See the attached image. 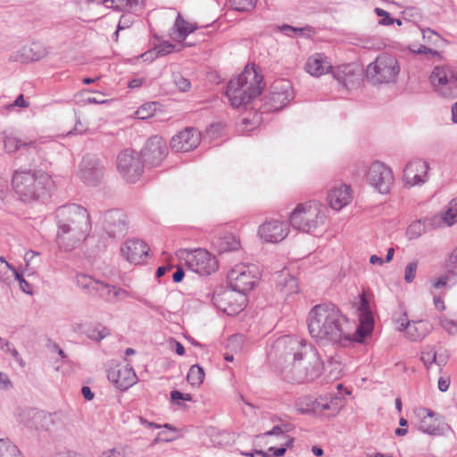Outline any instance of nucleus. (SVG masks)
Here are the masks:
<instances>
[{
	"instance_id": "0eeeda50",
	"label": "nucleus",
	"mask_w": 457,
	"mask_h": 457,
	"mask_svg": "<svg viewBox=\"0 0 457 457\" xmlns=\"http://www.w3.org/2000/svg\"><path fill=\"white\" fill-rule=\"evenodd\" d=\"M400 67L395 57L389 54H379L366 69V77L373 84L395 81Z\"/></svg>"
},
{
	"instance_id": "a18cd8bd",
	"label": "nucleus",
	"mask_w": 457,
	"mask_h": 457,
	"mask_svg": "<svg viewBox=\"0 0 457 457\" xmlns=\"http://www.w3.org/2000/svg\"><path fill=\"white\" fill-rule=\"evenodd\" d=\"M175 49V46L168 41H163L158 46H156L153 50L149 51L148 53H145L144 55L150 54L151 56L153 54L155 55V57L160 56H165L170 53H172Z\"/></svg>"
},
{
	"instance_id": "393cba45",
	"label": "nucleus",
	"mask_w": 457,
	"mask_h": 457,
	"mask_svg": "<svg viewBox=\"0 0 457 457\" xmlns=\"http://www.w3.org/2000/svg\"><path fill=\"white\" fill-rule=\"evenodd\" d=\"M47 54V49L44 44L33 42L13 52L10 55V60L20 62H37L46 56Z\"/></svg>"
},
{
	"instance_id": "a878e982",
	"label": "nucleus",
	"mask_w": 457,
	"mask_h": 457,
	"mask_svg": "<svg viewBox=\"0 0 457 457\" xmlns=\"http://www.w3.org/2000/svg\"><path fill=\"white\" fill-rule=\"evenodd\" d=\"M287 222L279 220L266 221L259 228V236L269 243H278L285 239L288 234Z\"/></svg>"
},
{
	"instance_id": "338daca9",
	"label": "nucleus",
	"mask_w": 457,
	"mask_h": 457,
	"mask_svg": "<svg viewBox=\"0 0 457 457\" xmlns=\"http://www.w3.org/2000/svg\"><path fill=\"white\" fill-rule=\"evenodd\" d=\"M81 394L84 396V398L88 400V401L92 400L94 398V396H95L94 393L92 392L90 387L87 386H82Z\"/></svg>"
},
{
	"instance_id": "f03ea898",
	"label": "nucleus",
	"mask_w": 457,
	"mask_h": 457,
	"mask_svg": "<svg viewBox=\"0 0 457 457\" xmlns=\"http://www.w3.org/2000/svg\"><path fill=\"white\" fill-rule=\"evenodd\" d=\"M307 321L310 334L320 341L345 345L355 337L347 329V318L331 303L315 305L310 311Z\"/></svg>"
},
{
	"instance_id": "aec40b11",
	"label": "nucleus",
	"mask_w": 457,
	"mask_h": 457,
	"mask_svg": "<svg viewBox=\"0 0 457 457\" xmlns=\"http://www.w3.org/2000/svg\"><path fill=\"white\" fill-rule=\"evenodd\" d=\"M104 166L102 162L92 155L83 157L80 163V178L89 186H96L103 179Z\"/></svg>"
},
{
	"instance_id": "9b49d317",
	"label": "nucleus",
	"mask_w": 457,
	"mask_h": 457,
	"mask_svg": "<svg viewBox=\"0 0 457 457\" xmlns=\"http://www.w3.org/2000/svg\"><path fill=\"white\" fill-rule=\"evenodd\" d=\"M228 286L245 295L258 281L256 269L248 265H237L228 274Z\"/></svg>"
},
{
	"instance_id": "4be33fe9",
	"label": "nucleus",
	"mask_w": 457,
	"mask_h": 457,
	"mask_svg": "<svg viewBox=\"0 0 457 457\" xmlns=\"http://www.w3.org/2000/svg\"><path fill=\"white\" fill-rule=\"evenodd\" d=\"M104 230L112 239L124 237L128 230L125 214L118 210L107 212L104 219Z\"/></svg>"
},
{
	"instance_id": "b1692460",
	"label": "nucleus",
	"mask_w": 457,
	"mask_h": 457,
	"mask_svg": "<svg viewBox=\"0 0 457 457\" xmlns=\"http://www.w3.org/2000/svg\"><path fill=\"white\" fill-rule=\"evenodd\" d=\"M109 381L119 390L125 391L137 382V375L129 365L112 368L108 370Z\"/></svg>"
},
{
	"instance_id": "dca6fc26",
	"label": "nucleus",
	"mask_w": 457,
	"mask_h": 457,
	"mask_svg": "<svg viewBox=\"0 0 457 457\" xmlns=\"http://www.w3.org/2000/svg\"><path fill=\"white\" fill-rule=\"evenodd\" d=\"M187 264L192 271L201 276L211 275L218 270L215 257L204 249H197L188 254Z\"/></svg>"
},
{
	"instance_id": "2eb2a0df",
	"label": "nucleus",
	"mask_w": 457,
	"mask_h": 457,
	"mask_svg": "<svg viewBox=\"0 0 457 457\" xmlns=\"http://www.w3.org/2000/svg\"><path fill=\"white\" fill-rule=\"evenodd\" d=\"M168 154L165 140L159 136L150 137L141 150L140 157L145 165L149 167L159 166Z\"/></svg>"
},
{
	"instance_id": "774afa93",
	"label": "nucleus",
	"mask_w": 457,
	"mask_h": 457,
	"mask_svg": "<svg viewBox=\"0 0 457 457\" xmlns=\"http://www.w3.org/2000/svg\"><path fill=\"white\" fill-rule=\"evenodd\" d=\"M246 456L250 457H271L272 453L270 452H263V451H255L254 453H245Z\"/></svg>"
},
{
	"instance_id": "6e6d98bb",
	"label": "nucleus",
	"mask_w": 457,
	"mask_h": 457,
	"mask_svg": "<svg viewBox=\"0 0 457 457\" xmlns=\"http://www.w3.org/2000/svg\"><path fill=\"white\" fill-rule=\"evenodd\" d=\"M170 399L171 402L180 405L179 400L183 401H192V395L190 394H183L179 390H172L170 392Z\"/></svg>"
},
{
	"instance_id": "1a4fd4ad",
	"label": "nucleus",
	"mask_w": 457,
	"mask_h": 457,
	"mask_svg": "<svg viewBox=\"0 0 457 457\" xmlns=\"http://www.w3.org/2000/svg\"><path fill=\"white\" fill-rule=\"evenodd\" d=\"M212 301L219 310L228 315H234L245 308L246 296L228 286L227 288L216 290Z\"/></svg>"
},
{
	"instance_id": "680f3d73",
	"label": "nucleus",
	"mask_w": 457,
	"mask_h": 457,
	"mask_svg": "<svg viewBox=\"0 0 457 457\" xmlns=\"http://www.w3.org/2000/svg\"><path fill=\"white\" fill-rule=\"evenodd\" d=\"M418 54H424L426 55H429L431 57H440V53L436 50H433L426 46H420L419 49L416 51Z\"/></svg>"
},
{
	"instance_id": "5701e85b",
	"label": "nucleus",
	"mask_w": 457,
	"mask_h": 457,
	"mask_svg": "<svg viewBox=\"0 0 457 457\" xmlns=\"http://www.w3.org/2000/svg\"><path fill=\"white\" fill-rule=\"evenodd\" d=\"M361 324L356 329L353 341L362 342L363 339L371 333L374 326L370 304L364 294L360 295Z\"/></svg>"
},
{
	"instance_id": "13d9d810",
	"label": "nucleus",
	"mask_w": 457,
	"mask_h": 457,
	"mask_svg": "<svg viewBox=\"0 0 457 457\" xmlns=\"http://www.w3.org/2000/svg\"><path fill=\"white\" fill-rule=\"evenodd\" d=\"M174 82H175L176 86L178 87V88L182 92H187L191 87L190 81L187 79H186L180 75H178L175 77Z\"/></svg>"
},
{
	"instance_id": "5fc2aeb1",
	"label": "nucleus",
	"mask_w": 457,
	"mask_h": 457,
	"mask_svg": "<svg viewBox=\"0 0 457 457\" xmlns=\"http://www.w3.org/2000/svg\"><path fill=\"white\" fill-rule=\"evenodd\" d=\"M440 325L450 335L457 334V320H453L446 317H442L440 318Z\"/></svg>"
},
{
	"instance_id": "49530a36",
	"label": "nucleus",
	"mask_w": 457,
	"mask_h": 457,
	"mask_svg": "<svg viewBox=\"0 0 457 457\" xmlns=\"http://www.w3.org/2000/svg\"><path fill=\"white\" fill-rule=\"evenodd\" d=\"M432 420H428L427 417H422L420 420L418 428L423 433L436 436L440 434V428L436 424L431 422Z\"/></svg>"
},
{
	"instance_id": "09e8293b",
	"label": "nucleus",
	"mask_w": 457,
	"mask_h": 457,
	"mask_svg": "<svg viewBox=\"0 0 457 457\" xmlns=\"http://www.w3.org/2000/svg\"><path fill=\"white\" fill-rule=\"evenodd\" d=\"M257 0H229L230 6L237 12H249L256 5Z\"/></svg>"
},
{
	"instance_id": "37998d69",
	"label": "nucleus",
	"mask_w": 457,
	"mask_h": 457,
	"mask_svg": "<svg viewBox=\"0 0 457 457\" xmlns=\"http://www.w3.org/2000/svg\"><path fill=\"white\" fill-rule=\"evenodd\" d=\"M110 334V330L103 326L102 324H97L95 327L88 328L86 331L87 337L94 341L99 342L104 337H106Z\"/></svg>"
},
{
	"instance_id": "39448f33",
	"label": "nucleus",
	"mask_w": 457,
	"mask_h": 457,
	"mask_svg": "<svg viewBox=\"0 0 457 457\" xmlns=\"http://www.w3.org/2000/svg\"><path fill=\"white\" fill-rule=\"evenodd\" d=\"M326 216L317 204H299L292 212L289 221L297 230L312 233L324 224Z\"/></svg>"
},
{
	"instance_id": "052dcab7",
	"label": "nucleus",
	"mask_w": 457,
	"mask_h": 457,
	"mask_svg": "<svg viewBox=\"0 0 457 457\" xmlns=\"http://www.w3.org/2000/svg\"><path fill=\"white\" fill-rule=\"evenodd\" d=\"M278 29L283 34H285L287 36H291V33H296V32L301 33L304 29L302 28H295V27H293V26H290L287 24H284V25L280 26Z\"/></svg>"
},
{
	"instance_id": "f3484780",
	"label": "nucleus",
	"mask_w": 457,
	"mask_h": 457,
	"mask_svg": "<svg viewBox=\"0 0 457 457\" xmlns=\"http://www.w3.org/2000/svg\"><path fill=\"white\" fill-rule=\"evenodd\" d=\"M201 142V133L193 127H187L174 135L170 145L174 152H189L195 149Z\"/></svg>"
},
{
	"instance_id": "f8f14e48",
	"label": "nucleus",
	"mask_w": 457,
	"mask_h": 457,
	"mask_svg": "<svg viewBox=\"0 0 457 457\" xmlns=\"http://www.w3.org/2000/svg\"><path fill=\"white\" fill-rule=\"evenodd\" d=\"M430 82L435 90L444 97H453L457 91V77L446 66H436L430 75Z\"/></svg>"
},
{
	"instance_id": "cd10ccee",
	"label": "nucleus",
	"mask_w": 457,
	"mask_h": 457,
	"mask_svg": "<svg viewBox=\"0 0 457 457\" xmlns=\"http://www.w3.org/2000/svg\"><path fill=\"white\" fill-rule=\"evenodd\" d=\"M86 237L87 235L85 234L75 233L72 229H66L58 226L56 244L61 250L69 252L75 248Z\"/></svg>"
},
{
	"instance_id": "8fccbe9b",
	"label": "nucleus",
	"mask_w": 457,
	"mask_h": 457,
	"mask_svg": "<svg viewBox=\"0 0 457 457\" xmlns=\"http://www.w3.org/2000/svg\"><path fill=\"white\" fill-rule=\"evenodd\" d=\"M375 12L378 16L382 17V19L379 21V24L381 25H392L395 21H396L398 25L402 24L400 20H395L394 18H391L389 13L381 8H375Z\"/></svg>"
},
{
	"instance_id": "0e129e2a",
	"label": "nucleus",
	"mask_w": 457,
	"mask_h": 457,
	"mask_svg": "<svg viewBox=\"0 0 457 457\" xmlns=\"http://www.w3.org/2000/svg\"><path fill=\"white\" fill-rule=\"evenodd\" d=\"M87 130V127L81 123V121L77 118L76 124L73 131H70L68 135L71 134H83Z\"/></svg>"
},
{
	"instance_id": "412c9836",
	"label": "nucleus",
	"mask_w": 457,
	"mask_h": 457,
	"mask_svg": "<svg viewBox=\"0 0 457 457\" xmlns=\"http://www.w3.org/2000/svg\"><path fill=\"white\" fill-rule=\"evenodd\" d=\"M330 72L337 82L338 87L346 90L354 87L359 83L361 76L357 66L353 63L342 64L335 68L332 67Z\"/></svg>"
},
{
	"instance_id": "de8ad7c7",
	"label": "nucleus",
	"mask_w": 457,
	"mask_h": 457,
	"mask_svg": "<svg viewBox=\"0 0 457 457\" xmlns=\"http://www.w3.org/2000/svg\"><path fill=\"white\" fill-rule=\"evenodd\" d=\"M436 353L434 346L427 345L423 348L420 359L427 369H429L433 363H436Z\"/></svg>"
},
{
	"instance_id": "e2e57ef3",
	"label": "nucleus",
	"mask_w": 457,
	"mask_h": 457,
	"mask_svg": "<svg viewBox=\"0 0 457 457\" xmlns=\"http://www.w3.org/2000/svg\"><path fill=\"white\" fill-rule=\"evenodd\" d=\"M450 378L448 377H440L438 379V389L441 392H446L450 386Z\"/></svg>"
},
{
	"instance_id": "a19ab883",
	"label": "nucleus",
	"mask_w": 457,
	"mask_h": 457,
	"mask_svg": "<svg viewBox=\"0 0 457 457\" xmlns=\"http://www.w3.org/2000/svg\"><path fill=\"white\" fill-rule=\"evenodd\" d=\"M13 271H16V269L11 265L4 257L0 256V282L10 285Z\"/></svg>"
},
{
	"instance_id": "473e14b6",
	"label": "nucleus",
	"mask_w": 457,
	"mask_h": 457,
	"mask_svg": "<svg viewBox=\"0 0 457 457\" xmlns=\"http://www.w3.org/2000/svg\"><path fill=\"white\" fill-rule=\"evenodd\" d=\"M434 223L439 224V227L443 225L452 226L457 223V198H453L449 202L445 210L439 215L433 217Z\"/></svg>"
},
{
	"instance_id": "9d476101",
	"label": "nucleus",
	"mask_w": 457,
	"mask_h": 457,
	"mask_svg": "<svg viewBox=\"0 0 457 457\" xmlns=\"http://www.w3.org/2000/svg\"><path fill=\"white\" fill-rule=\"evenodd\" d=\"M144 162L140 155L132 149H125L117 157V169L130 183H135L142 175Z\"/></svg>"
},
{
	"instance_id": "ddd939ff",
	"label": "nucleus",
	"mask_w": 457,
	"mask_h": 457,
	"mask_svg": "<svg viewBox=\"0 0 457 457\" xmlns=\"http://www.w3.org/2000/svg\"><path fill=\"white\" fill-rule=\"evenodd\" d=\"M290 430V424L277 425L272 429L260 435L259 437L268 438L267 443L278 445V447L270 446L268 452L272 453L275 457H281L288 448L293 446L295 439L287 434Z\"/></svg>"
},
{
	"instance_id": "7ed1b4c3",
	"label": "nucleus",
	"mask_w": 457,
	"mask_h": 457,
	"mask_svg": "<svg viewBox=\"0 0 457 457\" xmlns=\"http://www.w3.org/2000/svg\"><path fill=\"white\" fill-rule=\"evenodd\" d=\"M12 186L23 203L45 201L54 189L52 177L41 170H18L12 178Z\"/></svg>"
},
{
	"instance_id": "c756f323",
	"label": "nucleus",
	"mask_w": 457,
	"mask_h": 457,
	"mask_svg": "<svg viewBox=\"0 0 457 457\" xmlns=\"http://www.w3.org/2000/svg\"><path fill=\"white\" fill-rule=\"evenodd\" d=\"M351 198L350 187L345 184L333 187L328 195V201L330 207L337 211L347 205L350 203Z\"/></svg>"
},
{
	"instance_id": "a211bd4d",
	"label": "nucleus",
	"mask_w": 457,
	"mask_h": 457,
	"mask_svg": "<svg viewBox=\"0 0 457 457\" xmlns=\"http://www.w3.org/2000/svg\"><path fill=\"white\" fill-rule=\"evenodd\" d=\"M428 163L421 159L410 161L403 170V181L409 187L421 186L428 179Z\"/></svg>"
},
{
	"instance_id": "bb28decb",
	"label": "nucleus",
	"mask_w": 457,
	"mask_h": 457,
	"mask_svg": "<svg viewBox=\"0 0 457 457\" xmlns=\"http://www.w3.org/2000/svg\"><path fill=\"white\" fill-rule=\"evenodd\" d=\"M304 69L312 76L320 77L332 71V64L324 54L316 53L307 59Z\"/></svg>"
},
{
	"instance_id": "ea45409f",
	"label": "nucleus",
	"mask_w": 457,
	"mask_h": 457,
	"mask_svg": "<svg viewBox=\"0 0 457 457\" xmlns=\"http://www.w3.org/2000/svg\"><path fill=\"white\" fill-rule=\"evenodd\" d=\"M204 369L195 364L190 367L187 375V380L191 386H199L204 382Z\"/></svg>"
},
{
	"instance_id": "4d7b16f0",
	"label": "nucleus",
	"mask_w": 457,
	"mask_h": 457,
	"mask_svg": "<svg viewBox=\"0 0 457 457\" xmlns=\"http://www.w3.org/2000/svg\"><path fill=\"white\" fill-rule=\"evenodd\" d=\"M423 38L426 42L435 44L440 40V36L429 28L422 29Z\"/></svg>"
},
{
	"instance_id": "6e6552de",
	"label": "nucleus",
	"mask_w": 457,
	"mask_h": 457,
	"mask_svg": "<svg viewBox=\"0 0 457 457\" xmlns=\"http://www.w3.org/2000/svg\"><path fill=\"white\" fill-rule=\"evenodd\" d=\"M293 97L291 83L287 80H277L272 84L269 95L262 97V108L266 112H278L283 109Z\"/></svg>"
},
{
	"instance_id": "7c9ffc66",
	"label": "nucleus",
	"mask_w": 457,
	"mask_h": 457,
	"mask_svg": "<svg viewBox=\"0 0 457 457\" xmlns=\"http://www.w3.org/2000/svg\"><path fill=\"white\" fill-rule=\"evenodd\" d=\"M92 295L99 296L107 302H116L126 298L129 295V293L125 289L116 287L99 280Z\"/></svg>"
},
{
	"instance_id": "4468645a",
	"label": "nucleus",
	"mask_w": 457,
	"mask_h": 457,
	"mask_svg": "<svg viewBox=\"0 0 457 457\" xmlns=\"http://www.w3.org/2000/svg\"><path fill=\"white\" fill-rule=\"evenodd\" d=\"M369 184L378 193H389L394 183V175L389 167L380 162L370 164L367 172Z\"/></svg>"
},
{
	"instance_id": "e433bc0d",
	"label": "nucleus",
	"mask_w": 457,
	"mask_h": 457,
	"mask_svg": "<svg viewBox=\"0 0 457 457\" xmlns=\"http://www.w3.org/2000/svg\"><path fill=\"white\" fill-rule=\"evenodd\" d=\"M4 146L7 153L12 154L22 147H29L36 149V143L34 141H22L14 137L7 136L4 139Z\"/></svg>"
},
{
	"instance_id": "58836bf2",
	"label": "nucleus",
	"mask_w": 457,
	"mask_h": 457,
	"mask_svg": "<svg viewBox=\"0 0 457 457\" xmlns=\"http://www.w3.org/2000/svg\"><path fill=\"white\" fill-rule=\"evenodd\" d=\"M75 280L77 286L89 295H93L99 281L83 273L78 274Z\"/></svg>"
},
{
	"instance_id": "f704fd0d",
	"label": "nucleus",
	"mask_w": 457,
	"mask_h": 457,
	"mask_svg": "<svg viewBox=\"0 0 457 457\" xmlns=\"http://www.w3.org/2000/svg\"><path fill=\"white\" fill-rule=\"evenodd\" d=\"M212 244L219 253L236 251L240 247L239 240L231 233L214 238Z\"/></svg>"
},
{
	"instance_id": "864d4df0",
	"label": "nucleus",
	"mask_w": 457,
	"mask_h": 457,
	"mask_svg": "<svg viewBox=\"0 0 457 457\" xmlns=\"http://www.w3.org/2000/svg\"><path fill=\"white\" fill-rule=\"evenodd\" d=\"M12 277H14L15 280H17L19 282L20 288L22 292H24L28 295L33 294L32 286L23 278V276L21 274H20L16 270V271H13Z\"/></svg>"
},
{
	"instance_id": "69168bd1",
	"label": "nucleus",
	"mask_w": 457,
	"mask_h": 457,
	"mask_svg": "<svg viewBox=\"0 0 457 457\" xmlns=\"http://www.w3.org/2000/svg\"><path fill=\"white\" fill-rule=\"evenodd\" d=\"M185 276L184 270L181 267H178L176 271L172 275V280L175 283H179L182 281Z\"/></svg>"
},
{
	"instance_id": "bf43d9fd",
	"label": "nucleus",
	"mask_w": 457,
	"mask_h": 457,
	"mask_svg": "<svg viewBox=\"0 0 457 457\" xmlns=\"http://www.w3.org/2000/svg\"><path fill=\"white\" fill-rule=\"evenodd\" d=\"M28 106L29 103L24 99L23 95H20L12 104L7 105V109L10 110L14 107L26 108Z\"/></svg>"
},
{
	"instance_id": "c9c22d12",
	"label": "nucleus",
	"mask_w": 457,
	"mask_h": 457,
	"mask_svg": "<svg viewBox=\"0 0 457 457\" xmlns=\"http://www.w3.org/2000/svg\"><path fill=\"white\" fill-rule=\"evenodd\" d=\"M436 227H439V224L434 223L433 217L417 220L408 227L406 234L410 239H414L426 233L428 228Z\"/></svg>"
},
{
	"instance_id": "f257e3e1",
	"label": "nucleus",
	"mask_w": 457,
	"mask_h": 457,
	"mask_svg": "<svg viewBox=\"0 0 457 457\" xmlns=\"http://www.w3.org/2000/svg\"><path fill=\"white\" fill-rule=\"evenodd\" d=\"M275 348L280 352L281 372L287 381L300 384L320 376L323 363L311 344L286 337L276 342Z\"/></svg>"
},
{
	"instance_id": "c85d7f7f",
	"label": "nucleus",
	"mask_w": 457,
	"mask_h": 457,
	"mask_svg": "<svg viewBox=\"0 0 457 457\" xmlns=\"http://www.w3.org/2000/svg\"><path fill=\"white\" fill-rule=\"evenodd\" d=\"M295 408L301 413H321L330 409V403L324 399H314L310 395L299 397L295 402Z\"/></svg>"
},
{
	"instance_id": "79ce46f5",
	"label": "nucleus",
	"mask_w": 457,
	"mask_h": 457,
	"mask_svg": "<svg viewBox=\"0 0 457 457\" xmlns=\"http://www.w3.org/2000/svg\"><path fill=\"white\" fill-rule=\"evenodd\" d=\"M0 457H22L18 447L9 439H0Z\"/></svg>"
},
{
	"instance_id": "423d86ee",
	"label": "nucleus",
	"mask_w": 457,
	"mask_h": 457,
	"mask_svg": "<svg viewBox=\"0 0 457 457\" xmlns=\"http://www.w3.org/2000/svg\"><path fill=\"white\" fill-rule=\"evenodd\" d=\"M57 224L75 233L87 235L90 230L89 214L87 209L76 204L62 205L56 211Z\"/></svg>"
},
{
	"instance_id": "20e7f679",
	"label": "nucleus",
	"mask_w": 457,
	"mask_h": 457,
	"mask_svg": "<svg viewBox=\"0 0 457 457\" xmlns=\"http://www.w3.org/2000/svg\"><path fill=\"white\" fill-rule=\"evenodd\" d=\"M263 87V77L253 67L246 66L241 74L228 82L226 95L231 105L239 108L257 97Z\"/></svg>"
},
{
	"instance_id": "72a5a7b5",
	"label": "nucleus",
	"mask_w": 457,
	"mask_h": 457,
	"mask_svg": "<svg viewBox=\"0 0 457 457\" xmlns=\"http://www.w3.org/2000/svg\"><path fill=\"white\" fill-rule=\"evenodd\" d=\"M196 29L197 26L185 21L182 15L179 13L172 29V38L175 41L182 42L190 33L194 32Z\"/></svg>"
},
{
	"instance_id": "603ef678",
	"label": "nucleus",
	"mask_w": 457,
	"mask_h": 457,
	"mask_svg": "<svg viewBox=\"0 0 457 457\" xmlns=\"http://www.w3.org/2000/svg\"><path fill=\"white\" fill-rule=\"evenodd\" d=\"M133 21H134L133 15H131V14L121 15V17L119 21V23L117 25V30L114 33L115 38L117 39L120 30L129 29L132 25Z\"/></svg>"
},
{
	"instance_id": "2f4dec72",
	"label": "nucleus",
	"mask_w": 457,
	"mask_h": 457,
	"mask_svg": "<svg viewBox=\"0 0 457 457\" xmlns=\"http://www.w3.org/2000/svg\"><path fill=\"white\" fill-rule=\"evenodd\" d=\"M46 416L44 411L36 409H28L19 414L18 420L27 428L38 430L44 427Z\"/></svg>"
},
{
	"instance_id": "c03bdc74",
	"label": "nucleus",
	"mask_w": 457,
	"mask_h": 457,
	"mask_svg": "<svg viewBox=\"0 0 457 457\" xmlns=\"http://www.w3.org/2000/svg\"><path fill=\"white\" fill-rule=\"evenodd\" d=\"M133 451L128 447H114L106 451H104L100 457H134Z\"/></svg>"
},
{
	"instance_id": "3c124183",
	"label": "nucleus",
	"mask_w": 457,
	"mask_h": 457,
	"mask_svg": "<svg viewBox=\"0 0 457 457\" xmlns=\"http://www.w3.org/2000/svg\"><path fill=\"white\" fill-rule=\"evenodd\" d=\"M419 262L418 261H413L407 264L404 270V280L407 283H411L416 276V272L418 270Z\"/></svg>"
},
{
	"instance_id": "6ab92c4d",
	"label": "nucleus",
	"mask_w": 457,
	"mask_h": 457,
	"mask_svg": "<svg viewBox=\"0 0 457 457\" xmlns=\"http://www.w3.org/2000/svg\"><path fill=\"white\" fill-rule=\"evenodd\" d=\"M149 246L147 244L137 238L127 240L120 247L121 255L129 262L135 265L144 263L148 257Z\"/></svg>"
},
{
	"instance_id": "4c0bfd02",
	"label": "nucleus",
	"mask_w": 457,
	"mask_h": 457,
	"mask_svg": "<svg viewBox=\"0 0 457 457\" xmlns=\"http://www.w3.org/2000/svg\"><path fill=\"white\" fill-rule=\"evenodd\" d=\"M426 324L423 323L421 320L420 321H407L406 327H407V337L411 341H419L422 339L427 333V328L425 327Z\"/></svg>"
}]
</instances>
